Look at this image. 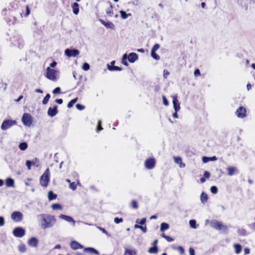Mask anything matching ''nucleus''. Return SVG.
I'll return each instance as SVG.
<instances>
[{
	"mask_svg": "<svg viewBox=\"0 0 255 255\" xmlns=\"http://www.w3.org/2000/svg\"><path fill=\"white\" fill-rule=\"evenodd\" d=\"M66 181L69 183V188L73 190H75L77 189V184L75 182H71V180L69 179H66Z\"/></svg>",
	"mask_w": 255,
	"mask_h": 255,
	"instance_id": "obj_21",
	"label": "nucleus"
},
{
	"mask_svg": "<svg viewBox=\"0 0 255 255\" xmlns=\"http://www.w3.org/2000/svg\"><path fill=\"white\" fill-rule=\"evenodd\" d=\"M16 122L14 120H6L3 121L1 125V128L2 130H6L11 128L12 126L16 125Z\"/></svg>",
	"mask_w": 255,
	"mask_h": 255,
	"instance_id": "obj_5",
	"label": "nucleus"
},
{
	"mask_svg": "<svg viewBox=\"0 0 255 255\" xmlns=\"http://www.w3.org/2000/svg\"><path fill=\"white\" fill-rule=\"evenodd\" d=\"M132 207L134 209H137L138 208L137 203L135 200L132 201Z\"/></svg>",
	"mask_w": 255,
	"mask_h": 255,
	"instance_id": "obj_52",
	"label": "nucleus"
},
{
	"mask_svg": "<svg viewBox=\"0 0 255 255\" xmlns=\"http://www.w3.org/2000/svg\"><path fill=\"white\" fill-rule=\"evenodd\" d=\"M176 250L179 251L180 255H183L184 253V249L181 246H178Z\"/></svg>",
	"mask_w": 255,
	"mask_h": 255,
	"instance_id": "obj_48",
	"label": "nucleus"
},
{
	"mask_svg": "<svg viewBox=\"0 0 255 255\" xmlns=\"http://www.w3.org/2000/svg\"><path fill=\"white\" fill-rule=\"evenodd\" d=\"M210 225L213 228L219 231H223L224 233H227L228 231V228L226 226L216 220H211Z\"/></svg>",
	"mask_w": 255,
	"mask_h": 255,
	"instance_id": "obj_3",
	"label": "nucleus"
},
{
	"mask_svg": "<svg viewBox=\"0 0 255 255\" xmlns=\"http://www.w3.org/2000/svg\"><path fill=\"white\" fill-rule=\"evenodd\" d=\"M25 233V230L23 228L20 227L15 228L13 231V234L14 236L18 238L22 237L23 236H24Z\"/></svg>",
	"mask_w": 255,
	"mask_h": 255,
	"instance_id": "obj_8",
	"label": "nucleus"
},
{
	"mask_svg": "<svg viewBox=\"0 0 255 255\" xmlns=\"http://www.w3.org/2000/svg\"><path fill=\"white\" fill-rule=\"evenodd\" d=\"M56 74V70L50 68V67H48L46 69V73L45 76L47 79L50 80L55 81L57 79Z\"/></svg>",
	"mask_w": 255,
	"mask_h": 255,
	"instance_id": "obj_4",
	"label": "nucleus"
},
{
	"mask_svg": "<svg viewBox=\"0 0 255 255\" xmlns=\"http://www.w3.org/2000/svg\"><path fill=\"white\" fill-rule=\"evenodd\" d=\"M79 5L77 2H74L72 5V10L73 13L77 15L79 12Z\"/></svg>",
	"mask_w": 255,
	"mask_h": 255,
	"instance_id": "obj_17",
	"label": "nucleus"
},
{
	"mask_svg": "<svg viewBox=\"0 0 255 255\" xmlns=\"http://www.w3.org/2000/svg\"><path fill=\"white\" fill-rule=\"evenodd\" d=\"M14 184V180L12 179L8 178L6 179L5 185L7 187H13Z\"/></svg>",
	"mask_w": 255,
	"mask_h": 255,
	"instance_id": "obj_23",
	"label": "nucleus"
},
{
	"mask_svg": "<svg viewBox=\"0 0 255 255\" xmlns=\"http://www.w3.org/2000/svg\"><path fill=\"white\" fill-rule=\"evenodd\" d=\"M30 12V9L29 7V5H27L26 6V12L24 16L25 17H27V16H28L29 15Z\"/></svg>",
	"mask_w": 255,
	"mask_h": 255,
	"instance_id": "obj_50",
	"label": "nucleus"
},
{
	"mask_svg": "<svg viewBox=\"0 0 255 255\" xmlns=\"http://www.w3.org/2000/svg\"><path fill=\"white\" fill-rule=\"evenodd\" d=\"M144 165L148 169H153L155 165V160L153 158H148L145 161Z\"/></svg>",
	"mask_w": 255,
	"mask_h": 255,
	"instance_id": "obj_7",
	"label": "nucleus"
},
{
	"mask_svg": "<svg viewBox=\"0 0 255 255\" xmlns=\"http://www.w3.org/2000/svg\"><path fill=\"white\" fill-rule=\"evenodd\" d=\"M70 247L74 250L82 249L83 246L76 241H72L70 243Z\"/></svg>",
	"mask_w": 255,
	"mask_h": 255,
	"instance_id": "obj_13",
	"label": "nucleus"
},
{
	"mask_svg": "<svg viewBox=\"0 0 255 255\" xmlns=\"http://www.w3.org/2000/svg\"><path fill=\"white\" fill-rule=\"evenodd\" d=\"M41 227L43 229L52 227L56 220L54 216L50 214H41Z\"/></svg>",
	"mask_w": 255,
	"mask_h": 255,
	"instance_id": "obj_1",
	"label": "nucleus"
},
{
	"mask_svg": "<svg viewBox=\"0 0 255 255\" xmlns=\"http://www.w3.org/2000/svg\"><path fill=\"white\" fill-rule=\"evenodd\" d=\"M59 218L60 219H63L69 223H73L74 224H75V221L70 216H67V215H63V214H60L59 216Z\"/></svg>",
	"mask_w": 255,
	"mask_h": 255,
	"instance_id": "obj_15",
	"label": "nucleus"
},
{
	"mask_svg": "<svg viewBox=\"0 0 255 255\" xmlns=\"http://www.w3.org/2000/svg\"><path fill=\"white\" fill-rule=\"evenodd\" d=\"M173 108L176 112H178L180 110V104L176 98H175L173 100Z\"/></svg>",
	"mask_w": 255,
	"mask_h": 255,
	"instance_id": "obj_18",
	"label": "nucleus"
},
{
	"mask_svg": "<svg viewBox=\"0 0 255 255\" xmlns=\"http://www.w3.org/2000/svg\"><path fill=\"white\" fill-rule=\"evenodd\" d=\"M52 208L53 210H62L63 209L62 206L58 203L53 204L52 205Z\"/></svg>",
	"mask_w": 255,
	"mask_h": 255,
	"instance_id": "obj_36",
	"label": "nucleus"
},
{
	"mask_svg": "<svg viewBox=\"0 0 255 255\" xmlns=\"http://www.w3.org/2000/svg\"><path fill=\"white\" fill-rule=\"evenodd\" d=\"M158 248L157 246H153L148 249V253L150 254H156L158 252Z\"/></svg>",
	"mask_w": 255,
	"mask_h": 255,
	"instance_id": "obj_26",
	"label": "nucleus"
},
{
	"mask_svg": "<svg viewBox=\"0 0 255 255\" xmlns=\"http://www.w3.org/2000/svg\"><path fill=\"white\" fill-rule=\"evenodd\" d=\"M159 47H160V45L159 44H157V43L153 45V46L152 47L151 51H156L159 48Z\"/></svg>",
	"mask_w": 255,
	"mask_h": 255,
	"instance_id": "obj_45",
	"label": "nucleus"
},
{
	"mask_svg": "<svg viewBox=\"0 0 255 255\" xmlns=\"http://www.w3.org/2000/svg\"><path fill=\"white\" fill-rule=\"evenodd\" d=\"M76 107L77 109H78L79 110H83L85 108V107L84 106L79 104H77L76 105Z\"/></svg>",
	"mask_w": 255,
	"mask_h": 255,
	"instance_id": "obj_53",
	"label": "nucleus"
},
{
	"mask_svg": "<svg viewBox=\"0 0 255 255\" xmlns=\"http://www.w3.org/2000/svg\"><path fill=\"white\" fill-rule=\"evenodd\" d=\"M167 242H171L172 241H174V239L169 237V236H167V237H166V239H165Z\"/></svg>",
	"mask_w": 255,
	"mask_h": 255,
	"instance_id": "obj_60",
	"label": "nucleus"
},
{
	"mask_svg": "<svg viewBox=\"0 0 255 255\" xmlns=\"http://www.w3.org/2000/svg\"><path fill=\"white\" fill-rule=\"evenodd\" d=\"M31 161H32V164L33 165H34L35 164V163L36 162H39V160L37 158H34V159H33V160Z\"/></svg>",
	"mask_w": 255,
	"mask_h": 255,
	"instance_id": "obj_62",
	"label": "nucleus"
},
{
	"mask_svg": "<svg viewBox=\"0 0 255 255\" xmlns=\"http://www.w3.org/2000/svg\"><path fill=\"white\" fill-rule=\"evenodd\" d=\"M48 197L49 200H52L55 199L57 198V195L53 193V192L52 191H50L48 192Z\"/></svg>",
	"mask_w": 255,
	"mask_h": 255,
	"instance_id": "obj_27",
	"label": "nucleus"
},
{
	"mask_svg": "<svg viewBox=\"0 0 255 255\" xmlns=\"http://www.w3.org/2000/svg\"><path fill=\"white\" fill-rule=\"evenodd\" d=\"M128 58L129 62L133 63L138 59V55L135 53L131 52L129 54Z\"/></svg>",
	"mask_w": 255,
	"mask_h": 255,
	"instance_id": "obj_14",
	"label": "nucleus"
},
{
	"mask_svg": "<svg viewBox=\"0 0 255 255\" xmlns=\"http://www.w3.org/2000/svg\"><path fill=\"white\" fill-rule=\"evenodd\" d=\"M123 221V219L122 218L116 217L114 218V222L116 224H119Z\"/></svg>",
	"mask_w": 255,
	"mask_h": 255,
	"instance_id": "obj_46",
	"label": "nucleus"
},
{
	"mask_svg": "<svg viewBox=\"0 0 255 255\" xmlns=\"http://www.w3.org/2000/svg\"><path fill=\"white\" fill-rule=\"evenodd\" d=\"M151 56L156 60H159L160 59V56L155 53V51H151Z\"/></svg>",
	"mask_w": 255,
	"mask_h": 255,
	"instance_id": "obj_38",
	"label": "nucleus"
},
{
	"mask_svg": "<svg viewBox=\"0 0 255 255\" xmlns=\"http://www.w3.org/2000/svg\"><path fill=\"white\" fill-rule=\"evenodd\" d=\"M217 157L215 156H213L212 157H206V156H203L202 157V161L204 163H207L210 161H215L217 160Z\"/></svg>",
	"mask_w": 255,
	"mask_h": 255,
	"instance_id": "obj_20",
	"label": "nucleus"
},
{
	"mask_svg": "<svg viewBox=\"0 0 255 255\" xmlns=\"http://www.w3.org/2000/svg\"><path fill=\"white\" fill-rule=\"evenodd\" d=\"M4 225V220L2 217H0V226H3Z\"/></svg>",
	"mask_w": 255,
	"mask_h": 255,
	"instance_id": "obj_58",
	"label": "nucleus"
},
{
	"mask_svg": "<svg viewBox=\"0 0 255 255\" xmlns=\"http://www.w3.org/2000/svg\"><path fill=\"white\" fill-rule=\"evenodd\" d=\"M61 93V89L60 87H57L53 90V93L54 94H59Z\"/></svg>",
	"mask_w": 255,
	"mask_h": 255,
	"instance_id": "obj_49",
	"label": "nucleus"
},
{
	"mask_svg": "<svg viewBox=\"0 0 255 255\" xmlns=\"http://www.w3.org/2000/svg\"><path fill=\"white\" fill-rule=\"evenodd\" d=\"M57 64V62L55 61H54L53 62H52L50 64V67H54Z\"/></svg>",
	"mask_w": 255,
	"mask_h": 255,
	"instance_id": "obj_64",
	"label": "nucleus"
},
{
	"mask_svg": "<svg viewBox=\"0 0 255 255\" xmlns=\"http://www.w3.org/2000/svg\"><path fill=\"white\" fill-rule=\"evenodd\" d=\"M189 225L193 229L197 228L196 221L195 220H190L189 221Z\"/></svg>",
	"mask_w": 255,
	"mask_h": 255,
	"instance_id": "obj_39",
	"label": "nucleus"
},
{
	"mask_svg": "<svg viewBox=\"0 0 255 255\" xmlns=\"http://www.w3.org/2000/svg\"><path fill=\"white\" fill-rule=\"evenodd\" d=\"M38 243V240L35 237L31 238L28 241L29 245L32 247H36Z\"/></svg>",
	"mask_w": 255,
	"mask_h": 255,
	"instance_id": "obj_16",
	"label": "nucleus"
},
{
	"mask_svg": "<svg viewBox=\"0 0 255 255\" xmlns=\"http://www.w3.org/2000/svg\"><path fill=\"white\" fill-rule=\"evenodd\" d=\"M189 254H190V255H195V251H194V249H193V248H189Z\"/></svg>",
	"mask_w": 255,
	"mask_h": 255,
	"instance_id": "obj_59",
	"label": "nucleus"
},
{
	"mask_svg": "<svg viewBox=\"0 0 255 255\" xmlns=\"http://www.w3.org/2000/svg\"><path fill=\"white\" fill-rule=\"evenodd\" d=\"M19 149L21 150H25L26 149H27L28 147V145L26 142H23L20 143L18 146Z\"/></svg>",
	"mask_w": 255,
	"mask_h": 255,
	"instance_id": "obj_29",
	"label": "nucleus"
},
{
	"mask_svg": "<svg viewBox=\"0 0 255 255\" xmlns=\"http://www.w3.org/2000/svg\"><path fill=\"white\" fill-rule=\"evenodd\" d=\"M204 176L205 178H209L210 176V173L208 171H205L204 173Z\"/></svg>",
	"mask_w": 255,
	"mask_h": 255,
	"instance_id": "obj_57",
	"label": "nucleus"
},
{
	"mask_svg": "<svg viewBox=\"0 0 255 255\" xmlns=\"http://www.w3.org/2000/svg\"><path fill=\"white\" fill-rule=\"evenodd\" d=\"M174 162L177 164H179V163L180 164V163H181V162H182V159L180 157H174Z\"/></svg>",
	"mask_w": 255,
	"mask_h": 255,
	"instance_id": "obj_44",
	"label": "nucleus"
},
{
	"mask_svg": "<svg viewBox=\"0 0 255 255\" xmlns=\"http://www.w3.org/2000/svg\"><path fill=\"white\" fill-rule=\"evenodd\" d=\"M127 59H128L127 55L126 54H125L123 56L122 62L124 65L126 66H128V65L127 62Z\"/></svg>",
	"mask_w": 255,
	"mask_h": 255,
	"instance_id": "obj_37",
	"label": "nucleus"
},
{
	"mask_svg": "<svg viewBox=\"0 0 255 255\" xmlns=\"http://www.w3.org/2000/svg\"><path fill=\"white\" fill-rule=\"evenodd\" d=\"M50 98V95L49 93L47 94L42 101V104L43 105L47 104Z\"/></svg>",
	"mask_w": 255,
	"mask_h": 255,
	"instance_id": "obj_35",
	"label": "nucleus"
},
{
	"mask_svg": "<svg viewBox=\"0 0 255 255\" xmlns=\"http://www.w3.org/2000/svg\"><path fill=\"white\" fill-rule=\"evenodd\" d=\"M55 102L58 104H62L63 103V100L62 99H57L55 100Z\"/></svg>",
	"mask_w": 255,
	"mask_h": 255,
	"instance_id": "obj_63",
	"label": "nucleus"
},
{
	"mask_svg": "<svg viewBox=\"0 0 255 255\" xmlns=\"http://www.w3.org/2000/svg\"><path fill=\"white\" fill-rule=\"evenodd\" d=\"M49 181L50 172L49 168H47L40 178V184L42 187L46 188L48 186Z\"/></svg>",
	"mask_w": 255,
	"mask_h": 255,
	"instance_id": "obj_2",
	"label": "nucleus"
},
{
	"mask_svg": "<svg viewBox=\"0 0 255 255\" xmlns=\"http://www.w3.org/2000/svg\"><path fill=\"white\" fill-rule=\"evenodd\" d=\"M169 228V225L168 224L163 222L160 224V230L161 232H164L165 230H168Z\"/></svg>",
	"mask_w": 255,
	"mask_h": 255,
	"instance_id": "obj_24",
	"label": "nucleus"
},
{
	"mask_svg": "<svg viewBox=\"0 0 255 255\" xmlns=\"http://www.w3.org/2000/svg\"><path fill=\"white\" fill-rule=\"evenodd\" d=\"M234 248L235 249V253L237 254L241 253L242 251V246L240 244H235Z\"/></svg>",
	"mask_w": 255,
	"mask_h": 255,
	"instance_id": "obj_30",
	"label": "nucleus"
},
{
	"mask_svg": "<svg viewBox=\"0 0 255 255\" xmlns=\"http://www.w3.org/2000/svg\"><path fill=\"white\" fill-rule=\"evenodd\" d=\"M139 229H140L144 233H146L147 232V229L146 226H143L140 225Z\"/></svg>",
	"mask_w": 255,
	"mask_h": 255,
	"instance_id": "obj_56",
	"label": "nucleus"
},
{
	"mask_svg": "<svg viewBox=\"0 0 255 255\" xmlns=\"http://www.w3.org/2000/svg\"><path fill=\"white\" fill-rule=\"evenodd\" d=\"M210 191L213 194H216L218 192V188L215 186H213L210 188Z\"/></svg>",
	"mask_w": 255,
	"mask_h": 255,
	"instance_id": "obj_41",
	"label": "nucleus"
},
{
	"mask_svg": "<svg viewBox=\"0 0 255 255\" xmlns=\"http://www.w3.org/2000/svg\"><path fill=\"white\" fill-rule=\"evenodd\" d=\"M115 61H113V71H121L122 70V68L119 66H115Z\"/></svg>",
	"mask_w": 255,
	"mask_h": 255,
	"instance_id": "obj_42",
	"label": "nucleus"
},
{
	"mask_svg": "<svg viewBox=\"0 0 255 255\" xmlns=\"http://www.w3.org/2000/svg\"><path fill=\"white\" fill-rule=\"evenodd\" d=\"M86 252H89L91 253L98 255V252L93 248H87L84 249Z\"/></svg>",
	"mask_w": 255,
	"mask_h": 255,
	"instance_id": "obj_28",
	"label": "nucleus"
},
{
	"mask_svg": "<svg viewBox=\"0 0 255 255\" xmlns=\"http://www.w3.org/2000/svg\"><path fill=\"white\" fill-rule=\"evenodd\" d=\"M229 176H232L235 174V171H237V168L234 166H229L227 168Z\"/></svg>",
	"mask_w": 255,
	"mask_h": 255,
	"instance_id": "obj_19",
	"label": "nucleus"
},
{
	"mask_svg": "<svg viewBox=\"0 0 255 255\" xmlns=\"http://www.w3.org/2000/svg\"><path fill=\"white\" fill-rule=\"evenodd\" d=\"M100 21L106 27L108 28H111L112 27V23L110 21L106 22L104 20L101 19H100Z\"/></svg>",
	"mask_w": 255,
	"mask_h": 255,
	"instance_id": "obj_33",
	"label": "nucleus"
},
{
	"mask_svg": "<svg viewBox=\"0 0 255 255\" xmlns=\"http://www.w3.org/2000/svg\"><path fill=\"white\" fill-rule=\"evenodd\" d=\"M124 255H136V252L134 250L126 249Z\"/></svg>",
	"mask_w": 255,
	"mask_h": 255,
	"instance_id": "obj_25",
	"label": "nucleus"
},
{
	"mask_svg": "<svg viewBox=\"0 0 255 255\" xmlns=\"http://www.w3.org/2000/svg\"><path fill=\"white\" fill-rule=\"evenodd\" d=\"M65 54L69 57H76L79 54V51L77 49H66L65 51Z\"/></svg>",
	"mask_w": 255,
	"mask_h": 255,
	"instance_id": "obj_11",
	"label": "nucleus"
},
{
	"mask_svg": "<svg viewBox=\"0 0 255 255\" xmlns=\"http://www.w3.org/2000/svg\"><path fill=\"white\" fill-rule=\"evenodd\" d=\"M97 132H99L101 130L103 129V128L102 127V122L101 121H98V124H97Z\"/></svg>",
	"mask_w": 255,
	"mask_h": 255,
	"instance_id": "obj_40",
	"label": "nucleus"
},
{
	"mask_svg": "<svg viewBox=\"0 0 255 255\" xmlns=\"http://www.w3.org/2000/svg\"><path fill=\"white\" fill-rule=\"evenodd\" d=\"M208 195L207 194L203 192L200 196V200L202 203L205 204L208 200Z\"/></svg>",
	"mask_w": 255,
	"mask_h": 255,
	"instance_id": "obj_22",
	"label": "nucleus"
},
{
	"mask_svg": "<svg viewBox=\"0 0 255 255\" xmlns=\"http://www.w3.org/2000/svg\"><path fill=\"white\" fill-rule=\"evenodd\" d=\"M162 99H163V104L165 106H168L169 102H168V100H167V99L166 98V97H165V96H162Z\"/></svg>",
	"mask_w": 255,
	"mask_h": 255,
	"instance_id": "obj_51",
	"label": "nucleus"
},
{
	"mask_svg": "<svg viewBox=\"0 0 255 255\" xmlns=\"http://www.w3.org/2000/svg\"><path fill=\"white\" fill-rule=\"evenodd\" d=\"M82 69L85 71H87L90 69V65L87 63H84L82 66Z\"/></svg>",
	"mask_w": 255,
	"mask_h": 255,
	"instance_id": "obj_43",
	"label": "nucleus"
},
{
	"mask_svg": "<svg viewBox=\"0 0 255 255\" xmlns=\"http://www.w3.org/2000/svg\"><path fill=\"white\" fill-rule=\"evenodd\" d=\"M146 221V220L145 218H142L138 222V224H140L142 226L145 224Z\"/></svg>",
	"mask_w": 255,
	"mask_h": 255,
	"instance_id": "obj_54",
	"label": "nucleus"
},
{
	"mask_svg": "<svg viewBox=\"0 0 255 255\" xmlns=\"http://www.w3.org/2000/svg\"><path fill=\"white\" fill-rule=\"evenodd\" d=\"M236 116L239 118H244L246 117V109L243 107H240L236 112Z\"/></svg>",
	"mask_w": 255,
	"mask_h": 255,
	"instance_id": "obj_10",
	"label": "nucleus"
},
{
	"mask_svg": "<svg viewBox=\"0 0 255 255\" xmlns=\"http://www.w3.org/2000/svg\"><path fill=\"white\" fill-rule=\"evenodd\" d=\"M78 101V98H76L74 99H72V100H71L67 104V107L68 108H72L74 104L77 102V101Z\"/></svg>",
	"mask_w": 255,
	"mask_h": 255,
	"instance_id": "obj_31",
	"label": "nucleus"
},
{
	"mask_svg": "<svg viewBox=\"0 0 255 255\" xmlns=\"http://www.w3.org/2000/svg\"><path fill=\"white\" fill-rule=\"evenodd\" d=\"M120 13H121L122 18L124 19L127 18L128 16L131 15L130 13L128 14L126 13V11H125L124 10H121Z\"/></svg>",
	"mask_w": 255,
	"mask_h": 255,
	"instance_id": "obj_34",
	"label": "nucleus"
},
{
	"mask_svg": "<svg viewBox=\"0 0 255 255\" xmlns=\"http://www.w3.org/2000/svg\"><path fill=\"white\" fill-rule=\"evenodd\" d=\"M18 248V251L21 253H24L26 250V246L23 244H20Z\"/></svg>",
	"mask_w": 255,
	"mask_h": 255,
	"instance_id": "obj_32",
	"label": "nucleus"
},
{
	"mask_svg": "<svg viewBox=\"0 0 255 255\" xmlns=\"http://www.w3.org/2000/svg\"><path fill=\"white\" fill-rule=\"evenodd\" d=\"M11 219L16 222H20L22 219V214L19 211H15L11 214Z\"/></svg>",
	"mask_w": 255,
	"mask_h": 255,
	"instance_id": "obj_9",
	"label": "nucleus"
},
{
	"mask_svg": "<svg viewBox=\"0 0 255 255\" xmlns=\"http://www.w3.org/2000/svg\"><path fill=\"white\" fill-rule=\"evenodd\" d=\"M22 122L25 126H30L32 123V117L30 114L24 113L22 117Z\"/></svg>",
	"mask_w": 255,
	"mask_h": 255,
	"instance_id": "obj_6",
	"label": "nucleus"
},
{
	"mask_svg": "<svg viewBox=\"0 0 255 255\" xmlns=\"http://www.w3.org/2000/svg\"><path fill=\"white\" fill-rule=\"evenodd\" d=\"M58 111L57 110V106L55 105L53 108H49L47 111V114L48 116L53 117L55 116L58 113Z\"/></svg>",
	"mask_w": 255,
	"mask_h": 255,
	"instance_id": "obj_12",
	"label": "nucleus"
},
{
	"mask_svg": "<svg viewBox=\"0 0 255 255\" xmlns=\"http://www.w3.org/2000/svg\"><path fill=\"white\" fill-rule=\"evenodd\" d=\"M26 165L27 167V169L28 170H30L31 168V166L33 165L32 164V161H30V160H27L26 161Z\"/></svg>",
	"mask_w": 255,
	"mask_h": 255,
	"instance_id": "obj_47",
	"label": "nucleus"
},
{
	"mask_svg": "<svg viewBox=\"0 0 255 255\" xmlns=\"http://www.w3.org/2000/svg\"><path fill=\"white\" fill-rule=\"evenodd\" d=\"M169 75V72L167 70L164 69L163 71L164 78H166Z\"/></svg>",
	"mask_w": 255,
	"mask_h": 255,
	"instance_id": "obj_55",
	"label": "nucleus"
},
{
	"mask_svg": "<svg viewBox=\"0 0 255 255\" xmlns=\"http://www.w3.org/2000/svg\"><path fill=\"white\" fill-rule=\"evenodd\" d=\"M194 74L195 76H199L200 75V70L197 69H196L195 71H194Z\"/></svg>",
	"mask_w": 255,
	"mask_h": 255,
	"instance_id": "obj_61",
	"label": "nucleus"
}]
</instances>
